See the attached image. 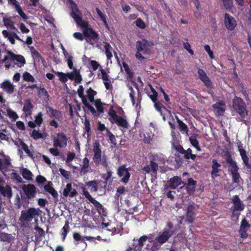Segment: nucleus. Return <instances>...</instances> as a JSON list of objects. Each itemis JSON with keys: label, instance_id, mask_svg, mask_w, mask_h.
Instances as JSON below:
<instances>
[{"label": "nucleus", "instance_id": "f257e3e1", "mask_svg": "<svg viewBox=\"0 0 251 251\" xmlns=\"http://www.w3.org/2000/svg\"><path fill=\"white\" fill-rule=\"evenodd\" d=\"M154 45L152 42L149 41L145 39L141 40H138L136 42L135 57L140 61H142L145 59L143 56L141 52L143 54H150L151 51V48Z\"/></svg>", "mask_w": 251, "mask_h": 251}, {"label": "nucleus", "instance_id": "f03ea898", "mask_svg": "<svg viewBox=\"0 0 251 251\" xmlns=\"http://www.w3.org/2000/svg\"><path fill=\"white\" fill-rule=\"evenodd\" d=\"M225 160L229 165L228 166V171L231 176L232 182L239 184L240 180H243L238 172L239 168L236 161L232 159L231 155L228 152L226 154Z\"/></svg>", "mask_w": 251, "mask_h": 251}, {"label": "nucleus", "instance_id": "7ed1b4c3", "mask_svg": "<svg viewBox=\"0 0 251 251\" xmlns=\"http://www.w3.org/2000/svg\"><path fill=\"white\" fill-rule=\"evenodd\" d=\"M232 108L238 114L241 120H244L248 114L247 105L244 100L240 97L235 96L232 100Z\"/></svg>", "mask_w": 251, "mask_h": 251}, {"label": "nucleus", "instance_id": "20e7f679", "mask_svg": "<svg viewBox=\"0 0 251 251\" xmlns=\"http://www.w3.org/2000/svg\"><path fill=\"white\" fill-rule=\"evenodd\" d=\"M23 194H21V198L24 200V202L26 204L29 203V200H32L36 197L37 194L36 187L33 184H24L22 185Z\"/></svg>", "mask_w": 251, "mask_h": 251}, {"label": "nucleus", "instance_id": "39448f33", "mask_svg": "<svg viewBox=\"0 0 251 251\" xmlns=\"http://www.w3.org/2000/svg\"><path fill=\"white\" fill-rule=\"evenodd\" d=\"M232 202L233 206L230 208L231 218H235L236 220H238L241 214L240 212L243 211L245 208V205L238 195L233 197Z\"/></svg>", "mask_w": 251, "mask_h": 251}, {"label": "nucleus", "instance_id": "423d86ee", "mask_svg": "<svg viewBox=\"0 0 251 251\" xmlns=\"http://www.w3.org/2000/svg\"><path fill=\"white\" fill-rule=\"evenodd\" d=\"M82 27L84 28L83 30L84 36L86 38L87 42L89 44L93 45L94 42H96L99 40V34L93 28L89 27L88 25L86 27Z\"/></svg>", "mask_w": 251, "mask_h": 251}, {"label": "nucleus", "instance_id": "0eeeda50", "mask_svg": "<svg viewBox=\"0 0 251 251\" xmlns=\"http://www.w3.org/2000/svg\"><path fill=\"white\" fill-rule=\"evenodd\" d=\"M108 115L110 116L109 120L111 122H114L118 126L127 128L128 126V124L127 121L121 116H118L117 112L112 107H111Z\"/></svg>", "mask_w": 251, "mask_h": 251}, {"label": "nucleus", "instance_id": "6e6552de", "mask_svg": "<svg viewBox=\"0 0 251 251\" xmlns=\"http://www.w3.org/2000/svg\"><path fill=\"white\" fill-rule=\"evenodd\" d=\"M71 16L74 19L76 23L81 27H86L89 25L87 21L82 20L81 13L75 3H74L72 6Z\"/></svg>", "mask_w": 251, "mask_h": 251}, {"label": "nucleus", "instance_id": "1a4fd4ad", "mask_svg": "<svg viewBox=\"0 0 251 251\" xmlns=\"http://www.w3.org/2000/svg\"><path fill=\"white\" fill-rule=\"evenodd\" d=\"M38 215V212L37 210L35 208L30 207L26 211H21L20 220L22 223L30 222Z\"/></svg>", "mask_w": 251, "mask_h": 251}, {"label": "nucleus", "instance_id": "9d476101", "mask_svg": "<svg viewBox=\"0 0 251 251\" xmlns=\"http://www.w3.org/2000/svg\"><path fill=\"white\" fill-rule=\"evenodd\" d=\"M52 139L53 145L54 148H65L67 145V138L63 132L57 133L56 136L52 137Z\"/></svg>", "mask_w": 251, "mask_h": 251}, {"label": "nucleus", "instance_id": "9b49d317", "mask_svg": "<svg viewBox=\"0 0 251 251\" xmlns=\"http://www.w3.org/2000/svg\"><path fill=\"white\" fill-rule=\"evenodd\" d=\"M117 174L119 177H122L121 181L122 183L127 184L128 182L131 175L126 165L120 166L117 169Z\"/></svg>", "mask_w": 251, "mask_h": 251}, {"label": "nucleus", "instance_id": "f8f14e48", "mask_svg": "<svg viewBox=\"0 0 251 251\" xmlns=\"http://www.w3.org/2000/svg\"><path fill=\"white\" fill-rule=\"evenodd\" d=\"M94 156L93 160L96 166H98L100 165L102 159V152L100 149V144L98 141L95 142L93 144Z\"/></svg>", "mask_w": 251, "mask_h": 251}, {"label": "nucleus", "instance_id": "ddd939ff", "mask_svg": "<svg viewBox=\"0 0 251 251\" xmlns=\"http://www.w3.org/2000/svg\"><path fill=\"white\" fill-rule=\"evenodd\" d=\"M174 233V231L169 229H164L160 232L158 236L155 238V240L160 245L166 243Z\"/></svg>", "mask_w": 251, "mask_h": 251}, {"label": "nucleus", "instance_id": "4468645a", "mask_svg": "<svg viewBox=\"0 0 251 251\" xmlns=\"http://www.w3.org/2000/svg\"><path fill=\"white\" fill-rule=\"evenodd\" d=\"M251 225L249 223L245 218H244L241 221L239 233L240 237L242 239H246L248 237L247 231L250 229Z\"/></svg>", "mask_w": 251, "mask_h": 251}, {"label": "nucleus", "instance_id": "2eb2a0df", "mask_svg": "<svg viewBox=\"0 0 251 251\" xmlns=\"http://www.w3.org/2000/svg\"><path fill=\"white\" fill-rule=\"evenodd\" d=\"M73 72H68L66 73L68 79L70 80H75V83H80L82 80L81 75L79 70L76 68H73Z\"/></svg>", "mask_w": 251, "mask_h": 251}, {"label": "nucleus", "instance_id": "dca6fc26", "mask_svg": "<svg viewBox=\"0 0 251 251\" xmlns=\"http://www.w3.org/2000/svg\"><path fill=\"white\" fill-rule=\"evenodd\" d=\"M196 206L194 204H190L187 208L186 214V221L190 224H192L196 217V213H195Z\"/></svg>", "mask_w": 251, "mask_h": 251}, {"label": "nucleus", "instance_id": "f3484780", "mask_svg": "<svg viewBox=\"0 0 251 251\" xmlns=\"http://www.w3.org/2000/svg\"><path fill=\"white\" fill-rule=\"evenodd\" d=\"M224 22L225 26L229 30H233L237 25L235 19L228 13L225 14Z\"/></svg>", "mask_w": 251, "mask_h": 251}, {"label": "nucleus", "instance_id": "a211bd4d", "mask_svg": "<svg viewBox=\"0 0 251 251\" xmlns=\"http://www.w3.org/2000/svg\"><path fill=\"white\" fill-rule=\"evenodd\" d=\"M198 74L199 75V78L204 83L205 86L208 88L212 87V83L203 70L201 69H198Z\"/></svg>", "mask_w": 251, "mask_h": 251}, {"label": "nucleus", "instance_id": "6ab92c4d", "mask_svg": "<svg viewBox=\"0 0 251 251\" xmlns=\"http://www.w3.org/2000/svg\"><path fill=\"white\" fill-rule=\"evenodd\" d=\"M212 163L211 175V177L214 179L220 176L219 173L221 172L220 168L221 167V164L216 159H213Z\"/></svg>", "mask_w": 251, "mask_h": 251}, {"label": "nucleus", "instance_id": "aec40b11", "mask_svg": "<svg viewBox=\"0 0 251 251\" xmlns=\"http://www.w3.org/2000/svg\"><path fill=\"white\" fill-rule=\"evenodd\" d=\"M2 33L5 38H7L9 42L13 45L15 44V39L24 42V40L21 39L20 37L15 32L9 33L6 30L2 31Z\"/></svg>", "mask_w": 251, "mask_h": 251}, {"label": "nucleus", "instance_id": "412c9836", "mask_svg": "<svg viewBox=\"0 0 251 251\" xmlns=\"http://www.w3.org/2000/svg\"><path fill=\"white\" fill-rule=\"evenodd\" d=\"M33 107L34 106L31 102V100L30 99H26L23 108V111L26 117L31 116Z\"/></svg>", "mask_w": 251, "mask_h": 251}, {"label": "nucleus", "instance_id": "4be33fe9", "mask_svg": "<svg viewBox=\"0 0 251 251\" xmlns=\"http://www.w3.org/2000/svg\"><path fill=\"white\" fill-rule=\"evenodd\" d=\"M77 194V192L75 189L72 188L71 183H67L66 187L63 190V195L64 197H70L73 198Z\"/></svg>", "mask_w": 251, "mask_h": 251}, {"label": "nucleus", "instance_id": "5701e85b", "mask_svg": "<svg viewBox=\"0 0 251 251\" xmlns=\"http://www.w3.org/2000/svg\"><path fill=\"white\" fill-rule=\"evenodd\" d=\"M92 170L90 167L89 160L87 157H85L83 159L82 166H81V170L79 174L81 176H83L88 172H92Z\"/></svg>", "mask_w": 251, "mask_h": 251}, {"label": "nucleus", "instance_id": "b1692460", "mask_svg": "<svg viewBox=\"0 0 251 251\" xmlns=\"http://www.w3.org/2000/svg\"><path fill=\"white\" fill-rule=\"evenodd\" d=\"M0 87L8 94H12L14 92V85L8 80L2 82Z\"/></svg>", "mask_w": 251, "mask_h": 251}, {"label": "nucleus", "instance_id": "393cba45", "mask_svg": "<svg viewBox=\"0 0 251 251\" xmlns=\"http://www.w3.org/2000/svg\"><path fill=\"white\" fill-rule=\"evenodd\" d=\"M48 112L50 113V117L51 118H55L56 120H60L62 118V114L59 110L54 109L50 106L47 107Z\"/></svg>", "mask_w": 251, "mask_h": 251}, {"label": "nucleus", "instance_id": "a878e982", "mask_svg": "<svg viewBox=\"0 0 251 251\" xmlns=\"http://www.w3.org/2000/svg\"><path fill=\"white\" fill-rule=\"evenodd\" d=\"M197 181L192 178H189L188 179V183L186 185V190L189 194H191L195 191Z\"/></svg>", "mask_w": 251, "mask_h": 251}, {"label": "nucleus", "instance_id": "bb28decb", "mask_svg": "<svg viewBox=\"0 0 251 251\" xmlns=\"http://www.w3.org/2000/svg\"><path fill=\"white\" fill-rule=\"evenodd\" d=\"M52 182H49L48 184L44 186L45 190L52 195V196L55 199L58 198L57 192L52 187Z\"/></svg>", "mask_w": 251, "mask_h": 251}, {"label": "nucleus", "instance_id": "cd10ccee", "mask_svg": "<svg viewBox=\"0 0 251 251\" xmlns=\"http://www.w3.org/2000/svg\"><path fill=\"white\" fill-rule=\"evenodd\" d=\"M9 53L11 55V59L12 60H16L21 64L20 67L24 66L25 64V58L23 55L14 54L12 52Z\"/></svg>", "mask_w": 251, "mask_h": 251}, {"label": "nucleus", "instance_id": "c85d7f7f", "mask_svg": "<svg viewBox=\"0 0 251 251\" xmlns=\"http://www.w3.org/2000/svg\"><path fill=\"white\" fill-rule=\"evenodd\" d=\"M154 103V106L156 110L159 112L163 118L165 119L164 115L163 114V110H166L165 106L160 101L156 100V101L153 102Z\"/></svg>", "mask_w": 251, "mask_h": 251}, {"label": "nucleus", "instance_id": "c756f323", "mask_svg": "<svg viewBox=\"0 0 251 251\" xmlns=\"http://www.w3.org/2000/svg\"><path fill=\"white\" fill-rule=\"evenodd\" d=\"M104 48L105 49V53L108 60H110L112 57L111 50L112 48L109 43L104 42Z\"/></svg>", "mask_w": 251, "mask_h": 251}, {"label": "nucleus", "instance_id": "7c9ffc66", "mask_svg": "<svg viewBox=\"0 0 251 251\" xmlns=\"http://www.w3.org/2000/svg\"><path fill=\"white\" fill-rule=\"evenodd\" d=\"M149 86L151 90V92L148 93V96L151 99L152 102L156 101V100H157L158 93L153 88L151 84H149Z\"/></svg>", "mask_w": 251, "mask_h": 251}, {"label": "nucleus", "instance_id": "2f4dec72", "mask_svg": "<svg viewBox=\"0 0 251 251\" xmlns=\"http://www.w3.org/2000/svg\"><path fill=\"white\" fill-rule=\"evenodd\" d=\"M23 178L27 180H31L33 176L32 172L27 168H23L21 171Z\"/></svg>", "mask_w": 251, "mask_h": 251}, {"label": "nucleus", "instance_id": "473e14b6", "mask_svg": "<svg viewBox=\"0 0 251 251\" xmlns=\"http://www.w3.org/2000/svg\"><path fill=\"white\" fill-rule=\"evenodd\" d=\"M181 178L177 176L171 178L168 181L171 184H176V186H171L172 189H175L177 186L180 185L181 184Z\"/></svg>", "mask_w": 251, "mask_h": 251}, {"label": "nucleus", "instance_id": "72a5a7b5", "mask_svg": "<svg viewBox=\"0 0 251 251\" xmlns=\"http://www.w3.org/2000/svg\"><path fill=\"white\" fill-rule=\"evenodd\" d=\"M146 235L141 236L137 240V244L135 247V250L140 251L145 245V243L147 241Z\"/></svg>", "mask_w": 251, "mask_h": 251}, {"label": "nucleus", "instance_id": "f704fd0d", "mask_svg": "<svg viewBox=\"0 0 251 251\" xmlns=\"http://www.w3.org/2000/svg\"><path fill=\"white\" fill-rule=\"evenodd\" d=\"M184 155L183 157L186 160L191 159L194 160L196 158V155L192 153V150L188 148L187 150H184V152L182 153Z\"/></svg>", "mask_w": 251, "mask_h": 251}, {"label": "nucleus", "instance_id": "c9c22d12", "mask_svg": "<svg viewBox=\"0 0 251 251\" xmlns=\"http://www.w3.org/2000/svg\"><path fill=\"white\" fill-rule=\"evenodd\" d=\"M14 205L16 208L20 209L22 205H28L24 202V200L22 199L21 197H20L18 194H17L14 201Z\"/></svg>", "mask_w": 251, "mask_h": 251}, {"label": "nucleus", "instance_id": "e433bc0d", "mask_svg": "<svg viewBox=\"0 0 251 251\" xmlns=\"http://www.w3.org/2000/svg\"><path fill=\"white\" fill-rule=\"evenodd\" d=\"M88 99L90 102H93L95 100L94 97L97 94V91L93 90L91 87L88 88L86 91Z\"/></svg>", "mask_w": 251, "mask_h": 251}, {"label": "nucleus", "instance_id": "4c0bfd02", "mask_svg": "<svg viewBox=\"0 0 251 251\" xmlns=\"http://www.w3.org/2000/svg\"><path fill=\"white\" fill-rule=\"evenodd\" d=\"M96 11L99 17L100 18V20L103 23L105 27L108 28L109 26L106 21V15L103 13L98 7H96Z\"/></svg>", "mask_w": 251, "mask_h": 251}, {"label": "nucleus", "instance_id": "58836bf2", "mask_svg": "<svg viewBox=\"0 0 251 251\" xmlns=\"http://www.w3.org/2000/svg\"><path fill=\"white\" fill-rule=\"evenodd\" d=\"M189 141L192 145L198 151H201V149L199 146V142L198 141L196 135H192L189 138Z\"/></svg>", "mask_w": 251, "mask_h": 251}, {"label": "nucleus", "instance_id": "ea45409f", "mask_svg": "<svg viewBox=\"0 0 251 251\" xmlns=\"http://www.w3.org/2000/svg\"><path fill=\"white\" fill-rule=\"evenodd\" d=\"M15 6L16 11L19 14V15L25 21L28 19V17L25 12L23 11L22 7L19 4V2L13 5Z\"/></svg>", "mask_w": 251, "mask_h": 251}, {"label": "nucleus", "instance_id": "a19ab883", "mask_svg": "<svg viewBox=\"0 0 251 251\" xmlns=\"http://www.w3.org/2000/svg\"><path fill=\"white\" fill-rule=\"evenodd\" d=\"M20 145L22 147V149L25 151V152L30 157H33V154L28 149V146L21 139H19Z\"/></svg>", "mask_w": 251, "mask_h": 251}, {"label": "nucleus", "instance_id": "79ce46f5", "mask_svg": "<svg viewBox=\"0 0 251 251\" xmlns=\"http://www.w3.org/2000/svg\"><path fill=\"white\" fill-rule=\"evenodd\" d=\"M93 102L95 103V105L98 112L100 113H103L104 107L102 105V103L101 102L100 99H96Z\"/></svg>", "mask_w": 251, "mask_h": 251}, {"label": "nucleus", "instance_id": "37998d69", "mask_svg": "<svg viewBox=\"0 0 251 251\" xmlns=\"http://www.w3.org/2000/svg\"><path fill=\"white\" fill-rule=\"evenodd\" d=\"M86 185L90 188V190L94 192L98 191V182L96 180H91L86 182Z\"/></svg>", "mask_w": 251, "mask_h": 251}, {"label": "nucleus", "instance_id": "c03bdc74", "mask_svg": "<svg viewBox=\"0 0 251 251\" xmlns=\"http://www.w3.org/2000/svg\"><path fill=\"white\" fill-rule=\"evenodd\" d=\"M82 103L86 106L92 113V114L95 116L97 114V111L96 109L94 108V107L92 106L90 103L87 100V99L84 101H83Z\"/></svg>", "mask_w": 251, "mask_h": 251}, {"label": "nucleus", "instance_id": "a18cd8bd", "mask_svg": "<svg viewBox=\"0 0 251 251\" xmlns=\"http://www.w3.org/2000/svg\"><path fill=\"white\" fill-rule=\"evenodd\" d=\"M43 121V114L41 112H39L35 116L34 122L37 126H40Z\"/></svg>", "mask_w": 251, "mask_h": 251}, {"label": "nucleus", "instance_id": "49530a36", "mask_svg": "<svg viewBox=\"0 0 251 251\" xmlns=\"http://www.w3.org/2000/svg\"><path fill=\"white\" fill-rule=\"evenodd\" d=\"M23 79L27 82H34V77L28 72H25L23 74Z\"/></svg>", "mask_w": 251, "mask_h": 251}, {"label": "nucleus", "instance_id": "de8ad7c7", "mask_svg": "<svg viewBox=\"0 0 251 251\" xmlns=\"http://www.w3.org/2000/svg\"><path fill=\"white\" fill-rule=\"evenodd\" d=\"M4 194L5 195V196H3L7 197L8 199H11L12 198L13 193L11 187L9 185H6L5 186L4 190Z\"/></svg>", "mask_w": 251, "mask_h": 251}, {"label": "nucleus", "instance_id": "09e8293b", "mask_svg": "<svg viewBox=\"0 0 251 251\" xmlns=\"http://www.w3.org/2000/svg\"><path fill=\"white\" fill-rule=\"evenodd\" d=\"M31 137L34 140H37L43 138V135L39 130L33 129L31 134Z\"/></svg>", "mask_w": 251, "mask_h": 251}, {"label": "nucleus", "instance_id": "8fccbe9b", "mask_svg": "<svg viewBox=\"0 0 251 251\" xmlns=\"http://www.w3.org/2000/svg\"><path fill=\"white\" fill-rule=\"evenodd\" d=\"M133 85L135 87V88H136V89L137 90V93H138V97L137 98V103H136V107H137L138 105L140 104V103L141 102L142 95H141V92H140L139 86L138 85V84L135 82H133Z\"/></svg>", "mask_w": 251, "mask_h": 251}, {"label": "nucleus", "instance_id": "3c124183", "mask_svg": "<svg viewBox=\"0 0 251 251\" xmlns=\"http://www.w3.org/2000/svg\"><path fill=\"white\" fill-rule=\"evenodd\" d=\"M177 122L178 124L179 129L181 131L187 132L188 128L187 125L179 119H177Z\"/></svg>", "mask_w": 251, "mask_h": 251}, {"label": "nucleus", "instance_id": "603ef678", "mask_svg": "<svg viewBox=\"0 0 251 251\" xmlns=\"http://www.w3.org/2000/svg\"><path fill=\"white\" fill-rule=\"evenodd\" d=\"M69 226L68 222H66L64 226L63 227L62 230V232L61 233V235L62 236V239L63 240H65V239L66 237L67 233L69 231Z\"/></svg>", "mask_w": 251, "mask_h": 251}, {"label": "nucleus", "instance_id": "864d4df0", "mask_svg": "<svg viewBox=\"0 0 251 251\" xmlns=\"http://www.w3.org/2000/svg\"><path fill=\"white\" fill-rule=\"evenodd\" d=\"M97 208L98 211L102 210L103 209V206L94 198H92L90 201Z\"/></svg>", "mask_w": 251, "mask_h": 251}, {"label": "nucleus", "instance_id": "5fc2aeb1", "mask_svg": "<svg viewBox=\"0 0 251 251\" xmlns=\"http://www.w3.org/2000/svg\"><path fill=\"white\" fill-rule=\"evenodd\" d=\"M7 113L8 117L14 121L16 120L19 118L16 112L10 109H7Z\"/></svg>", "mask_w": 251, "mask_h": 251}, {"label": "nucleus", "instance_id": "6e6d98bb", "mask_svg": "<svg viewBox=\"0 0 251 251\" xmlns=\"http://www.w3.org/2000/svg\"><path fill=\"white\" fill-rule=\"evenodd\" d=\"M77 94L81 99L82 102L86 100L84 95V88L82 85H79L77 89Z\"/></svg>", "mask_w": 251, "mask_h": 251}, {"label": "nucleus", "instance_id": "4d7b16f0", "mask_svg": "<svg viewBox=\"0 0 251 251\" xmlns=\"http://www.w3.org/2000/svg\"><path fill=\"white\" fill-rule=\"evenodd\" d=\"M135 24L136 26L142 29H145L146 26L145 23L141 18H138L135 21Z\"/></svg>", "mask_w": 251, "mask_h": 251}, {"label": "nucleus", "instance_id": "13d9d810", "mask_svg": "<svg viewBox=\"0 0 251 251\" xmlns=\"http://www.w3.org/2000/svg\"><path fill=\"white\" fill-rule=\"evenodd\" d=\"M61 175L64 177L66 179H69L71 176V173L69 171H67L63 168H60L59 169Z\"/></svg>", "mask_w": 251, "mask_h": 251}, {"label": "nucleus", "instance_id": "bf43d9fd", "mask_svg": "<svg viewBox=\"0 0 251 251\" xmlns=\"http://www.w3.org/2000/svg\"><path fill=\"white\" fill-rule=\"evenodd\" d=\"M56 75L59 76V80L62 82L65 83L68 81V78L67 77L66 73L62 72H56Z\"/></svg>", "mask_w": 251, "mask_h": 251}, {"label": "nucleus", "instance_id": "052dcab7", "mask_svg": "<svg viewBox=\"0 0 251 251\" xmlns=\"http://www.w3.org/2000/svg\"><path fill=\"white\" fill-rule=\"evenodd\" d=\"M123 67H124L125 72L126 73L127 75L128 76V77H132L133 76V73L130 70L128 65L125 62H124L123 63Z\"/></svg>", "mask_w": 251, "mask_h": 251}, {"label": "nucleus", "instance_id": "680f3d73", "mask_svg": "<svg viewBox=\"0 0 251 251\" xmlns=\"http://www.w3.org/2000/svg\"><path fill=\"white\" fill-rule=\"evenodd\" d=\"M107 135L109 137V139L111 143L115 146L116 145L117 142L115 135L112 133H111L108 129H107Z\"/></svg>", "mask_w": 251, "mask_h": 251}, {"label": "nucleus", "instance_id": "e2e57ef3", "mask_svg": "<svg viewBox=\"0 0 251 251\" xmlns=\"http://www.w3.org/2000/svg\"><path fill=\"white\" fill-rule=\"evenodd\" d=\"M11 176L13 179L16 180L18 182H19V183L23 182L22 178L17 173H16V172L12 173L11 174Z\"/></svg>", "mask_w": 251, "mask_h": 251}, {"label": "nucleus", "instance_id": "0e129e2a", "mask_svg": "<svg viewBox=\"0 0 251 251\" xmlns=\"http://www.w3.org/2000/svg\"><path fill=\"white\" fill-rule=\"evenodd\" d=\"M84 126H85V131H86L88 136H89L90 134V132H91L90 124V121L89 119L85 118V121H84Z\"/></svg>", "mask_w": 251, "mask_h": 251}, {"label": "nucleus", "instance_id": "69168bd1", "mask_svg": "<svg viewBox=\"0 0 251 251\" xmlns=\"http://www.w3.org/2000/svg\"><path fill=\"white\" fill-rule=\"evenodd\" d=\"M0 240L2 241L10 242V234L7 233H1L0 234Z\"/></svg>", "mask_w": 251, "mask_h": 251}, {"label": "nucleus", "instance_id": "338daca9", "mask_svg": "<svg viewBox=\"0 0 251 251\" xmlns=\"http://www.w3.org/2000/svg\"><path fill=\"white\" fill-rule=\"evenodd\" d=\"M100 71L101 74V79L103 82L109 81V75L106 73V71L103 69H100Z\"/></svg>", "mask_w": 251, "mask_h": 251}, {"label": "nucleus", "instance_id": "774afa93", "mask_svg": "<svg viewBox=\"0 0 251 251\" xmlns=\"http://www.w3.org/2000/svg\"><path fill=\"white\" fill-rule=\"evenodd\" d=\"M150 166L151 167V172L154 173H156L158 169L157 163L154 162L153 161H151Z\"/></svg>", "mask_w": 251, "mask_h": 251}]
</instances>
